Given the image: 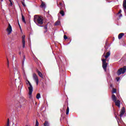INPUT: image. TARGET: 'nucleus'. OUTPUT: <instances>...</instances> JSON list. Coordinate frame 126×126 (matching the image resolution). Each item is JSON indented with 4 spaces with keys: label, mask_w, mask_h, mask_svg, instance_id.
<instances>
[{
    "label": "nucleus",
    "mask_w": 126,
    "mask_h": 126,
    "mask_svg": "<svg viewBox=\"0 0 126 126\" xmlns=\"http://www.w3.org/2000/svg\"><path fill=\"white\" fill-rule=\"evenodd\" d=\"M6 126H9V119H7V124Z\"/></svg>",
    "instance_id": "cd10ccee"
},
{
    "label": "nucleus",
    "mask_w": 126,
    "mask_h": 126,
    "mask_svg": "<svg viewBox=\"0 0 126 126\" xmlns=\"http://www.w3.org/2000/svg\"><path fill=\"white\" fill-rule=\"evenodd\" d=\"M121 13H122V10H119V12L118 13V14H121Z\"/></svg>",
    "instance_id": "72a5a7b5"
},
{
    "label": "nucleus",
    "mask_w": 126,
    "mask_h": 126,
    "mask_svg": "<svg viewBox=\"0 0 126 126\" xmlns=\"http://www.w3.org/2000/svg\"><path fill=\"white\" fill-rule=\"evenodd\" d=\"M126 71V66H124L123 67H122L119 69L117 71V75H121V74H124Z\"/></svg>",
    "instance_id": "7ed1b4c3"
},
{
    "label": "nucleus",
    "mask_w": 126,
    "mask_h": 126,
    "mask_svg": "<svg viewBox=\"0 0 126 126\" xmlns=\"http://www.w3.org/2000/svg\"><path fill=\"white\" fill-rule=\"evenodd\" d=\"M33 92V89L29 90V98L31 99L32 98V93Z\"/></svg>",
    "instance_id": "1a4fd4ad"
},
{
    "label": "nucleus",
    "mask_w": 126,
    "mask_h": 126,
    "mask_svg": "<svg viewBox=\"0 0 126 126\" xmlns=\"http://www.w3.org/2000/svg\"><path fill=\"white\" fill-rule=\"evenodd\" d=\"M22 20L23 22H24V23H26V22L25 21V17H24V16L22 13Z\"/></svg>",
    "instance_id": "6ab92c4d"
},
{
    "label": "nucleus",
    "mask_w": 126,
    "mask_h": 126,
    "mask_svg": "<svg viewBox=\"0 0 126 126\" xmlns=\"http://www.w3.org/2000/svg\"><path fill=\"white\" fill-rule=\"evenodd\" d=\"M57 4L59 7H60V9H62V8L61 7V6H63V3H62L61 2H60L59 3V1L57 0Z\"/></svg>",
    "instance_id": "4468645a"
},
{
    "label": "nucleus",
    "mask_w": 126,
    "mask_h": 126,
    "mask_svg": "<svg viewBox=\"0 0 126 126\" xmlns=\"http://www.w3.org/2000/svg\"><path fill=\"white\" fill-rule=\"evenodd\" d=\"M114 102H115L116 106H117V107H118V108L121 107V101H120V100H117L114 101Z\"/></svg>",
    "instance_id": "9d476101"
},
{
    "label": "nucleus",
    "mask_w": 126,
    "mask_h": 126,
    "mask_svg": "<svg viewBox=\"0 0 126 126\" xmlns=\"http://www.w3.org/2000/svg\"><path fill=\"white\" fill-rule=\"evenodd\" d=\"M6 31L8 32V35H10V34H11V32H12V28L11 27L10 24H8V26L6 29Z\"/></svg>",
    "instance_id": "39448f33"
},
{
    "label": "nucleus",
    "mask_w": 126,
    "mask_h": 126,
    "mask_svg": "<svg viewBox=\"0 0 126 126\" xmlns=\"http://www.w3.org/2000/svg\"><path fill=\"white\" fill-rule=\"evenodd\" d=\"M33 21L36 25L40 26V25H42L44 23V17L41 16L35 15L34 16Z\"/></svg>",
    "instance_id": "f257e3e1"
},
{
    "label": "nucleus",
    "mask_w": 126,
    "mask_h": 126,
    "mask_svg": "<svg viewBox=\"0 0 126 126\" xmlns=\"http://www.w3.org/2000/svg\"><path fill=\"white\" fill-rule=\"evenodd\" d=\"M63 38L64 39V40H66V39H67V36H66V35H64Z\"/></svg>",
    "instance_id": "473e14b6"
},
{
    "label": "nucleus",
    "mask_w": 126,
    "mask_h": 126,
    "mask_svg": "<svg viewBox=\"0 0 126 126\" xmlns=\"http://www.w3.org/2000/svg\"><path fill=\"white\" fill-rule=\"evenodd\" d=\"M60 14H61V15H62V16H64V12L63 11V10H61L60 12Z\"/></svg>",
    "instance_id": "b1692460"
},
{
    "label": "nucleus",
    "mask_w": 126,
    "mask_h": 126,
    "mask_svg": "<svg viewBox=\"0 0 126 126\" xmlns=\"http://www.w3.org/2000/svg\"><path fill=\"white\" fill-rule=\"evenodd\" d=\"M22 67H23V72L24 73V75L26 76V74H25V70H24V61L22 62Z\"/></svg>",
    "instance_id": "2eb2a0df"
},
{
    "label": "nucleus",
    "mask_w": 126,
    "mask_h": 126,
    "mask_svg": "<svg viewBox=\"0 0 126 126\" xmlns=\"http://www.w3.org/2000/svg\"><path fill=\"white\" fill-rule=\"evenodd\" d=\"M44 29L45 30V31H44V33H46V32H48V25H45L44 27Z\"/></svg>",
    "instance_id": "412c9836"
},
{
    "label": "nucleus",
    "mask_w": 126,
    "mask_h": 126,
    "mask_svg": "<svg viewBox=\"0 0 126 126\" xmlns=\"http://www.w3.org/2000/svg\"><path fill=\"white\" fill-rule=\"evenodd\" d=\"M69 113V107H68V106L67 107V109L66 111V115H68Z\"/></svg>",
    "instance_id": "5701e85b"
},
{
    "label": "nucleus",
    "mask_w": 126,
    "mask_h": 126,
    "mask_svg": "<svg viewBox=\"0 0 126 126\" xmlns=\"http://www.w3.org/2000/svg\"><path fill=\"white\" fill-rule=\"evenodd\" d=\"M111 98L113 101H114V102H116V101L118 100V98H117V97H116V95L115 94H112Z\"/></svg>",
    "instance_id": "ddd939ff"
},
{
    "label": "nucleus",
    "mask_w": 126,
    "mask_h": 126,
    "mask_svg": "<svg viewBox=\"0 0 126 126\" xmlns=\"http://www.w3.org/2000/svg\"><path fill=\"white\" fill-rule=\"evenodd\" d=\"M125 33H121L118 35V39H121L122 38H123V36H124Z\"/></svg>",
    "instance_id": "f3484780"
},
{
    "label": "nucleus",
    "mask_w": 126,
    "mask_h": 126,
    "mask_svg": "<svg viewBox=\"0 0 126 126\" xmlns=\"http://www.w3.org/2000/svg\"><path fill=\"white\" fill-rule=\"evenodd\" d=\"M33 77L34 80L36 83V85H38L39 84V78H38V76H37V74H36V73H33Z\"/></svg>",
    "instance_id": "423d86ee"
},
{
    "label": "nucleus",
    "mask_w": 126,
    "mask_h": 126,
    "mask_svg": "<svg viewBox=\"0 0 126 126\" xmlns=\"http://www.w3.org/2000/svg\"><path fill=\"white\" fill-rule=\"evenodd\" d=\"M22 43L23 45V48H25V35H23L22 37Z\"/></svg>",
    "instance_id": "6e6552de"
},
{
    "label": "nucleus",
    "mask_w": 126,
    "mask_h": 126,
    "mask_svg": "<svg viewBox=\"0 0 126 126\" xmlns=\"http://www.w3.org/2000/svg\"><path fill=\"white\" fill-rule=\"evenodd\" d=\"M24 59H25V56H24Z\"/></svg>",
    "instance_id": "79ce46f5"
},
{
    "label": "nucleus",
    "mask_w": 126,
    "mask_h": 126,
    "mask_svg": "<svg viewBox=\"0 0 126 126\" xmlns=\"http://www.w3.org/2000/svg\"><path fill=\"white\" fill-rule=\"evenodd\" d=\"M18 98H19V97H17V99H18Z\"/></svg>",
    "instance_id": "37998d69"
},
{
    "label": "nucleus",
    "mask_w": 126,
    "mask_h": 126,
    "mask_svg": "<svg viewBox=\"0 0 126 126\" xmlns=\"http://www.w3.org/2000/svg\"><path fill=\"white\" fill-rule=\"evenodd\" d=\"M36 72L38 73L39 76L41 77V78L44 79V76H43V74H42V73L40 71H39V70L36 69Z\"/></svg>",
    "instance_id": "f8f14e48"
},
{
    "label": "nucleus",
    "mask_w": 126,
    "mask_h": 126,
    "mask_svg": "<svg viewBox=\"0 0 126 126\" xmlns=\"http://www.w3.org/2000/svg\"><path fill=\"white\" fill-rule=\"evenodd\" d=\"M117 92V90L116 89H113L112 93H116Z\"/></svg>",
    "instance_id": "c85d7f7f"
},
{
    "label": "nucleus",
    "mask_w": 126,
    "mask_h": 126,
    "mask_svg": "<svg viewBox=\"0 0 126 126\" xmlns=\"http://www.w3.org/2000/svg\"><path fill=\"white\" fill-rule=\"evenodd\" d=\"M26 83H27V84H29V85L30 86V87H29V90L33 89V87L32 86L31 83H30V82L28 80H26Z\"/></svg>",
    "instance_id": "9b49d317"
},
{
    "label": "nucleus",
    "mask_w": 126,
    "mask_h": 126,
    "mask_svg": "<svg viewBox=\"0 0 126 126\" xmlns=\"http://www.w3.org/2000/svg\"><path fill=\"white\" fill-rule=\"evenodd\" d=\"M110 55H111V52L110 51L106 53V55L105 56V60H107V58L109 57Z\"/></svg>",
    "instance_id": "a211bd4d"
},
{
    "label": "nucleus",
    "mask_w": 126,
    "mask_h": 126,
    "mask_svg": "<svg viewBox=\"0 0 126 126\" xmlns=\"http://www.w3.org/2000/svg\"><path fill=\"white\" fill-rule=\"evenodd\" d=\"M14 58H15L14 55H13L12 56V60H14Z\"/></svg>",
    "instance_id": "e433bc0d"
},
{
    "label": "nucleus",
    "mask_w": 126,
    "mask_h": 126,
    "mask_svg": "<svg viewBox=\"0 0 126 126\" xmlns=\"http://www.w3.org/2000/svg\"><path fill=\"white\" fill-rule=\"evenodd\" d=\"M19 55H21V52H20L19 53Z\"/></svg>",
    "instance_id": "a19ab883"
},
{
    "label": "nucleus",
    "mask_w": 126,
    "mask_h": 126,
    "mask_svg": "<svg viewBox=\"0 0 126 126\" xmlns=\"http://www.w3.org/2000/svg\"><path fill=\"white\" fill-rule=\"evenodd\" d=\"M41 98V94H37L36 95V99H39V98Z\"/></svg>",
    "instance_id": "393cba45"
},
{
    "label": "nucleus",
    "mask_w": 126,
    "mask_h": 126,
    "mask_svg": "<svg viewBox=\"0 0 126 126\" xmlns=\"http://www.w3.org/2000/svg\"><path fill=\"white\" fill-rule=\"evenodd\" d=\"M40 6L41 7H45V6H46V4H45V3H44V2H42Z\"/></svg>",
    "instance_id": "a878e982"
},
{
    "label": "nucleus",
    "mask_w": 126,
    "mask_h": 126,
    "mask_svg": "<svg viewBox=\"0 0 126 126\" xmlns=\"http://www.w3.org/2000/svg\"><path fill=\"white\" fill-rule=\"evenodd\" d=\"M7 67H9V61H8V59L7 58Z\"/></svg>",
    "instance_id": "bb28decb"
},
{
    "label": "nucleus",
    "mask_w": 126,
    "mask_h": 126,
    "mask_svg": "<svg viewBox=\"0 0 126 126\" xmlns=\"http://www.w3.org/2000/svg\"><path fill=\"white\" fill-rule=\"evenodd\" d=\"M44 126H50V124L48 121H45L44 124Z\"/></svg>",
    "instance_id": "aec40b11"
},
{
    "label": "nucleus",
    "mask_w": 126,
    "mask_h": 126,
    "mask_svg": "<svg viewBox=\"0 0 126 126\" xmlns=\"http://www.w3.org/2000/svg\"><path fill=\"white\" fill-rule=\"evenodd\" d=\"M102 68L104 71H107V67L108 66V63H107V59H102Z\"/></svg>",
    "instance_id": "20e7f679"
},
{
    "label": "nucleus",
    "mask_w": 126,
    "mask_h": 126,
    "mask_svg": "<svg viewBox=\"0 0 126 126\" xmlns=\"http://www.w3.org/2000/svg\"><path fill=\"white\" fill-rule=\"evenodd\" d=\"M18 24L19 26H20V28H21V27H20V25L19 24V22L18 21Z\"/></svg>",
    "instance_id": "c9c22d12"
},
{
    "label": "nucleus",
    "mask_w": 126,
    "mask_h": 126,
    "mask_svg": "<svg viewBox=\"0 0 126 126\" xmlns=\"http://www.w3.org/2000/svg\"><path fill=\"white\" fill-rule=\"evenodd\" d=\"M119 17H122V14H120V15L119 16Z\"/></svg>",
    "instance_id": "ea45409f"
},
{
    "label": "nucleus",
    "mask_w": 126,
    "mask_h": 126,
    "mask_svg": "<svg viewBox=\"0 0 126 126\" xmlns=\"http://www.w3.org/2000/svg\"><path fill=\"white\" fill-rule=\"evenodd\" d=\"M55 26L61 25V21H57V22H55Z\"/></svg>",
    "instance_id": "4be33fe9"
},
{
    "label": "nucleus",
    "mask_w": 126,
    "mask_h": 126,
    "mask_svg": "<svg viewBox=\"0 0 126 126\" xmlns=\"http://www.w3.org/2000/svg\"><path fill=\"white\" fill-rule=\"evenodd\" d=\"M123 6L124 7V10H126V0H124Z\"/></svg>",
    "instance_id": "dca6fc26"
},
{
    "label": "nucleus",
    "mask_w": 126,
    "mask_h": 126,
    "mask_svg": "<svg viewBox=\"0 0 126 126\" xmlns=\"http://www.w3.org/2000/svg\"><path fill=\"white\" fill-rule=\"evenodd\" d=\"M9 1H10V5L12 6V1H11V0H9Z\"/></svg>",
    "instance_id": "2f4dec72"
},
{
    "label": "nucleus",
    "mask_w": 126,
    "mask_h": 126,
    "mask_svg": "<svg viewBox=\"0 0 126 126\" xmlns=\"http://www.w3.org/2000/svg\"><path fill=\"white\" fill-rule=\"evenodd\" d=\"M21 2H22V4L23 5V6H24L25 7V6H26V5H25V3H24V2L23 1H22Z\"/></svg>",
    "instance_id": "7c9ffc66"
},
{
    "label": "nucleus",
    "mask_w": 126,
    "mask_h": 126,
    "mask_svg": "<svg viewBox=\"0 0 126 126\" xmlns=\"http://www.w3.org/2000/svg\"><path fill=\"white\" fill-rule=\"evenodd\" d=\"M23 102H25V98H20V102L19 101H15V107L17 109H20L21 108V105L20 104V103H23Z\"/></svg>",
    "instance_id": "f03ea898"
},
{
    "label": "nucleus",
    "mask_w": 126,
    "mask_h": 126,
    "mask_svg": "<svg viewBox=\"0 0 126 126\" xmlns=\"http://www.w3.org/2000/svg\"><path fill=\"white\" fill-rule=\"evenodd\" d=\"M35 126H39V122H38V120H36Z\"/></svg>",
    "instance_id": "c756f323"
},
{
    "label": "nucleus",
    "mask_w": 126,
    "mask_h": 126,
    "mask_svg": "<svg viewBox=\"0 0 126 126\" xmlns=\"http://www.w3.org/2000/svg\"><path fill=\"white\" fill-rule=\"evenodd\" d=\"M114 115L115 116V117L117 118V115H116V112H114Z\"/></svg>",
    "instance_id": "4c0bfd02"
},
{
    "label": "nucleus",
    "mask_w": 126,
    "mask_h": 126,
    "mask_svg": "<svg viewBox=\"0 0 126 126\" xmlns=\"http://www.w3.org/2000/svg\"><path fill=\"white\" fill-rule=\"evenodd\" d=\"M116 80H117V81H119V80H120V78L119 77H117L116 78Z\"/></svg>",
    "instance_id": "f704fd0d"
},
{
    "label": "nucleus",
    "mask_w": 126,
    "mask_h": 126,
    "mask_svg": "<svg viewBox=\"0 0 126 126\" xmlns=\"http://www.w3.org/2000/svg\"><path fill=\"white\" fill-rule=\"evenodd\" d=\"M0 1H1V2H2V1H3V0H0Z\"/></svg>",
    "instance_id": "58836bf2"
},
{
    "label": "nucleus",
    "mask_w": 126,
    "mask_h": 126,
    "mask_svg": "<svg viewBox=\"0 0 126 126\" xmlns=\"http://www.w3.org/2000/svg\"><path fill=\"white\" fill-rule=\"evenodd\" d=\"M125 113H126V108H125V107H123L120 111V117L122 118L125 114Z\"/></svg>",
    "instance_id": "0eeeda50"
}]
</instances>
